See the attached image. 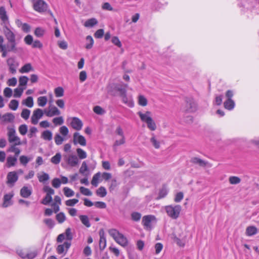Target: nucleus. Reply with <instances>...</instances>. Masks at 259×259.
Here are the masks:
<instances>
[{
	"label": "nucleus",
	"instance_id": "052dcab7",
	"mask_svg": "<svg viewBox=\"0 0 259 259\" xmlns=\"http://www.w3.org/2000/svg\"><path fill=\"white\" fill-rule=\"evenodd\" d=\"M64 140V138L59 134H56L55 137V142L57 145L62 144Z\"/></svg>",
	"mask_w": 259,
	"mask_h": 259
},
{
	"label": "nucleus",
	"instance_id": "412c9836",
	"mask_svg": "<svg viewBox=\"0 0 259 259\" xmlns=\"http://www.w3.org/2000/svg\"><path fill=\"white\" fill-rule=\"evenodd\" d=\"M34 71V68L29 63L25 64L19 70L20 72L21 73H28L30 71Z\"/></svg>",
	"mask_w": 259,
	"mask_h": 259
},
{
	"label": "nucleus",
	"instance_id": "680f3d73",
	"mask_svg": "<svg viewBox=\"0 0 259 259\" xmlns=\"http://www.w3.org/2000/svg\"><path fill=\"white\" fill-rule=\"evenodd\" d=\"M53 122L55 125H61L63 123L64 120L62 116L54 118Z\"/></svg>",
	"mask_w": 259,
	"mask_h": 259
},
{
	"label": "nucleus",
	"instance_id": "5fc2aeb1",
	"mask_svg": "<svg viewBox=\"0 0 259 259\" xmlns=\"http://www.w3.org/2000/svg\"><path fill=\"white\" fill-rule=\"evenodd\" d=\"M30 111L27 109H24L21 114V117L24 119H27L30 115Z\"/></svg>",
	"mask_w": 259,
	"mask_h": 259
},
{
	"label": "nucleus",
	"instance_id": "c85d7f7f",
	"mask_svg": "<svg viewBox=\"0 0 259 259\" xmlns=\"http://www.w3.org/2000/svg\"><path fill=\"white\" fill-rule=\"evenodd\" d=\"M98 23V21L95 18H91L87 20L85 23L84 26L87 27H92Z\"/></svg>",
	"mask_w": 259,
	"mask_h": 259
},
{
	"label": "nucleus",
	"instance_id": "a18cd8bd",
	"mask_svg": "<svg viewBox=\"0 0 259 259\" xmlns=\"http://www.w3.org/2000/svg\"><path fill=\"white\" fill-rule=\"evenodd\" d=\"M139 104L142 106H145L147 105V100L143 95H140L138 98Z\"/></svg>",
	"mask_w": 259,
	"mask_h": 259
},
{
	"label": "nucleus",
	"instance_id": "bb28decb",
	"mask_svg": "<svg viewBox=\"0 0 259 259\" xmlns=\"http://www.w3.org/2000/svg\"><path fill=\"white\" fill-rule=\"evenodd\" d=\"M80 220L81 223L87 227L89 228L91 226V224L89 221L88 217L85 215H80L79 216Z\"/></svg>",
	"mask_w": 259,
	"mask_h": 259
},
{
	"label": "nucleus",
	"instance_id": "6ab92c4d",
	"mask_svg": "<svg viewBox=\"0 0 259 259\" xmlns=\"http://www.w3.org/2000/svg\"><path fill=\"white\" fill-rule=\"evenodd\" d=\"M0 19L4 23L9 22L8 16L4 7H0Z\"/></svg>",
	"mask_w": 259,
	"mask_h": 259
},
{
	"label": "nucleus",
	"instance_id": "7ed1b4c3",
	"mask_svg": "<svg viewBox=\"0 0 259 259\" xmlns=\"http://www.w3.org/2000/svg\"><path fill=\"white\" fill-rule=\"evenodd\" d=\"M109 235L113 237L114 240L122 246H125L128 244L126 238L116 229H111L108 231Z\"/></svg>",
	"mask_w": 259,
	"mask_h": 259
},
{
	"label": "nucleus",
	"instance_id": "774afa93",
	"mask_svg": "<svg viewBox=\"0 0 259 259\" xmlns=\"http://www.w3.org/2000/svg\"><path fill=\"white\" fill-rule=\"evenodd\" d=\"M112 42L113 44H114L115 45H116L119 48H120L122 46L120 41L117 36H113L112 38Z\"/></svg>",
	"mask_w": 259,
	"mask_h": 259
},
{
	"label": "nucleus",
	"instance_id": "39448f33",
	"mask_svg": "<svg viewBox=\"0 0 259 259\" xmlns=\"http://www.w3.org/2000/svg\"><path fill=\"white\" fill-rule=\"evenodd\" d=\"M165 210L167 215L172 219H177L179 218L180 212L182 210V207L180 205H170L166 206Z\"/></svg>",
	"mask_w": 259,
	"mask_h": 259
},
{
	"label": "nucleus",
	"instance_id": "9d476101",
	"mask_svg": "<svg viewBox=\"0 0 259 259\" xmlns=\"http://www.w3.org/2000/svg\"><path fill=\"white\" fill-rule=\"evenodd\" d=\"M7 183L8 185H10L11 186H14L15 182H16L18 179V176L16 171L9 172L7 176Z\"/></svg>",
	"mask_w": 259,
	"mask_h": 259
},
{
	"label": "nucleus",
	"instance_id": "e2e57ef3",
	"mask_svg": "<svg viewBox=\"0 0 259 259\" xmlns=\"http://www.w3.org/2000/svg\"><path fill=\"white\" fill-rule=\"evenodd\" d=\"M78 202L77 199H69L65 201V204L67 206H73Z\"/></svg>",
	"mask_w": 259,
	"mask_h": 259
},
{
	"label": "nucleus",
	"instance_id": "5701e85b",
	"mask_svg": "<svg viewBox=\"0 0 259 259\" xmlns=\"http://www.w3.org/2000/svg\"><path fill=\"white\" fill-rule=\"evenodd\" d=\"M15 116L12 113H7L4 114L2 116L3 121L5 122H11L13 121Z\"/></svg>",
	"mask_w": 259,
	"mask_h": 259
},
{
	"label": "nucleus",
	"instance_id": "4d7b16f0",
	"mask_svg": "<svg viewBox=\"0 0 259 259\" xmlns=\"http://www.w3.org/2000/svg\"><path fill=\"white\" fill-rule=\"evenodd\" d=\"M38 179L40 182H45L49 179V176L48 174L43 172L42 175L38 176Z\"/></svg>",
	"mask_w": 259,
	"mask_h": 259
},
{
	"label": "nucleus",
	"instance_id": "f3484780",
	"mask_svg": "<svg viewBox=\"0 0 259 259\" xmlns=\"http://www.w3.org/2000/svg\"><path fill=\"white\" fill-rule=\"evenodd\" d=\"M100 242L99 247L101 250H103L106 246V240L104 236V232L103 230L100 231Z\"/></svg>",
	"mask_w": 259,
	"mask_h": 259
},
{
	"label": "nucleus",
	"instance_id": "4c0bfd02",
	"mask_svg": "<svg viewBox=\"0 0 259 259\" xmlns=\"http://www.w3.org/2000/svg\"><path fill=\"white\" fill-rule=\"evenodd\" d=\"M86 40L88 42L87 44L85 46V48L87 49H90L93 47L94 44V40L92 37L90 35H88L86 37Z\"/></svg>",
	"mask_w": 259,
	"mask_h": 259
},
{
	"label": "nucleus",
	"instance_id": "de8ad7c7",
	"mask_svg": "<svg viewBox=\"0 0 259 259\" xmlns=\"http://www.w3.org/2000/svg\"><path fill=\"white\" fill-rule=\"evenodd\" d=\"M142 215L140 212H133L131 214V218L133 221L138 222L140 220Z\"/></svg>",
	"mask_w": 259,
	"mask_h": 259
},
{
	"label": "nucleus",
	"instance_id": "49530a36",
	"mask_svg": "<svg viewBox=\"0 0 259 259\" xmlns=\"http://www.w3.org/2000/svg\"><path fill=\"white\" fill-rule=\"evenodd\" d=\"M23 104H24L28 107H32L33 105V100L32 97H28L26 99L23 101Z\"/></svg>",
	"mask_w": 259,
	"mask_h": 259
},
{
	"label": "nucleus",
	"instance_id": "58836bf2",
	"mask_svg": "<svg viewBox=\"0 0 259 259\" xmlns=\"http://www.w3.org/2000/svg\"><path fill=\"white\" fill-rule=\"evenodd\" d=\"M56 219L59 223L61 224L66 220V217L65 214L61 212L56 215Z\"/></svg>",
	"mask_w": 259,
	"mask_h": 259
},
{
	"label": "nucleus",
	"instance_id": "aec40b11",
	"mask_svg": "<svg viewBox=\"0 0 259 259\" xmlns=\"http://www.w3.org/2000/svg\"><path fill=\"white\" fill-rule=\"evenodd\" d=\"M17 161V157L9 156L7 158L6 165L8 167L14 166L16 165Z\"/></svg>",
	"mask_w": 259,
	"mask_h": 259
},
{
	"label": "nucleus",
	"instance_id": "4468645a",
	"mask_svg": "<svg viewBox=\"0 0 259 259\" xmlns=\"http://www.w3.org/2000/svg\"><path fill=\"white\" fill-rule=\"evenodd\" d=\"M190 162L194 164L198 165L201 167H205L208 164L207 161H205L196 157H192L190 160Z\"/></svg>",
	"mask_w": 259,
	"mask_h": 259
},
{
	"label": "nucleus",
	"instance_id": "72a5a7b5",
	"mask_svg": "<svg viewBox=\"0 0 259 259\" xmlns=\"http://www.w3.org/2000/svg\"><path fill=\"white\" fill-rule=\"evenodd\" d=\"M61 158V155L60 153H57L56 154L55 156L52 157L51 159V161L55 164H59L60 162Z\"/></svg>",
	"mask_w": 259,
	"mask_h": 259
},
{
	"label": "nucleus",
	"instance_id": "b1692460",
	"mask_svg": "<svg viewBox=\"0 0 259 259\" xmlns=\"http://www.w3.org/2000/svg\"><path fill=\"white\" fill-rule=\"evenodd\" d=\"M257 232V228L254 226H249L246 229V234L250 236L256 234Z\"/></svg>",
	"mask_w": 259,
	"mask_h": 259
},
{
	"label": "nucleus",
	"instance_id": "a211bd4d",
	"mask_svg": "<svg viewBox=\"0 0 259 259\" xmlns=\"http://www.w3.org/2000/svg\"><path fill=\"white\" fill-rule=\"evenodd\" d=\"M13 196V194H5L4 196V202L3 204V206L4 207H7L8 206L11 205L12 203L10 202L11 199Z\"/></svg>",
	"mask_w": 259,
	"mask_h": 259
},
{
	"label": "nucleus",
	"instance_id": "0eeeda50",
	"mask_svg": "<svg viewBox=\"0 0 259 259\" xmlns=\"http://www.w3.org/2000/svg\"><path fill=\"white\" fill-rule=\"evenodd\" d=\"M7 64L9 66V70L12 74L16 72V68L18 66V63L14 57H10L7 60Z\"/></svg>",
	"mask_w": 259,
	"mask_h": 259
},
{
	"label": "nucleus",
	"instance_id": "13d9d810",
	"mask_svg": "<svg viewBox=\"0 0 259 259\" xmlns=\"http://www.w3.org/2000/svg\"><path fill=\"white\" fill-rule=\"evenodd\" d=\"M88 170V167L85 161H83L81 164V166L79 169V172L83 175L86 171Z\"/></svg>",
	"mask_w": 259,
	"mask_h": 259
},
{
	"label": "nucleus",
	"instance_id": "79ce46f5",
	"mask_svg": "<svg viewBox=\"0 0 259 259\" xmlns=\"http://www.w3.org/2000/svg\"><path fill=\"white\" fill-rule=\"evenodd\" d=\"M19 102L16 100H12L10 101L9 106L13 110H16L18 107Z\"/></svg>",
	"mask_w": 259,
	"mask_h": 259
},
{
	"label": "nucleus",
	"instance_id": "bf43d9fd",
	"mask_svg": "<svg viewBox=\"0 0 259 259\" xmlns=\"http://www.w3.org/2000/svg\"><path fill=\"white\" fill-rule=\"evenodd\" d=\"M20 163L24 165H26L28 162L30 160V158H28L27 156L22 155L19 158Z\"/></svg>",
	"mask_w": 259,
	"mask_h": 259
},
{
	"label": "nucleus",
	"instance_id": "f704fd0d",
	"mask_svg": "<svg viewBox=\"0 0 259 259\" xmlns=\"http://www.w3.org/2000/svg\"><path fill=\"white\" fill-rule=\"evenodd\" d=\"M229 183L232 185H236L240 183L241 179L236 176H231L229 178Z\"/></svg>",
	"mask_w": 259,
	"mask_h": 259
},
{
	"label": "nucleus",
	"instance_id": "4be33fe9",
	"mask_svg": "<svg viewBox=\"0 0 259 259\" xmlns=\"http://www.w3.org/2000/svg\"><path fill=\"white\" fill-rule=\"evenodd\" d=\"M31 194V191L27 187H23L20 190V195L24 198H28Z\"/></svg>",
	"mask_w": 259,
	"mask_h": 259
},
{
	"label": "nucleus",
	"instance_id": "c756f323",
	"mask_svg": "<svg viewBox=\"0 0 259 259\" xmlns=\"http://www.w3.org/2000/svg\"><path fill=\"white\" fill-rule=\"evenodd\" d=\"M26 89V87H20L15 89L14 90V97L15 98H20L23 92V91Z\"/></svg>",
	"mask_w": 259,
	"mask_h": 259
},
{
	"label": "nucleus",
	"instance_id": "dca6fc26",
	"mask_svg": "<svg viewBox=\"0 0 259 259\" xmlns=\"http://www.w3.org/2000/svg\"><path fill=\"white\" fill-rule=\"evenodd\" d=\"M60 110L56 107L52 106L49 108V110L45 112V114L47 116L52 117L55 115H59L60 114Z\"/></svg>",
	"mask_w": 259,
	"mask_h": 259
},
{
	"label": "nucleus",
	"instance_id": "f8f14e48",
	"mask_svg": "<svg viewBox=\"0 0 259 259\" xmlns=\"http://www.w3.org/2000/svg\"><path fill=\"white\" fill-rule=\"evenodd\" d=\"M155 219L154 215H148L143 217L142 219V223L145 228L146 229H151V221Z\"/></svg>",
	"mask_w": 259,
	"mask_h": 259
},
{
	"label": "nucleus",
	"instance_id": "a878e982",
	"mask_svg": "<svg viewBox=\"0 0 259 259\" xmlns=\"http://www.w3.org/2000/svg\"><path fill=\"white\" fill-rule=\"evenodd\" d=\"M8 151L10 152H14L15 153L14 156L17 157H18L21 152L20 149L16 147V146L14 145H11L8 149Z\"/></svg>",
	"mask_w": 259,
	"mask_h": 259
},
{
	"label": "nucleus",
	"instance_id": "ea45409f",
	"mask_svg": "<svg viewBox=\"0 0 259 259\" xmlns=\"http://www.w3.org/2000/svg\"><path fill=\"white\" fill-rule=\"evenodd\" d=\"M100 177V173L98 172L93 177L92 180L91 181V184L95 187H97L98 185V180Z\"/></svg>",
	"mask_w": 259,
	"mask_h": 259
},
{
	"label": "nucleus",
	"instance_id": "c03bdc74",
	"mask_svg": "<svg viewBox=\"0 0 259 259\" xmlns=\"http://www.w3.org/2000/svg\"><path fill=\"white\" fill-rule=\"evenodd\" d=\"M56 97H61L64 95V89L62 87L56 88L54 90Z\"/></svg>",
	"mask_w": 259,
	"mask_h": 259
},
{
	"label": "nucleus",
	"instance_id": "9b49d317",
	"mask_svg": "<svg viewBox=\"0 0 259 259\" xmlns=\"http://www.w3.org/2000/svg\"><path fill=\"white\" fill-rule=\"evenodd\" d=\"M73 143L76 145L77 143L79 144L81 146H85L87 142L85 138L76 132L73 134Z\"/></svg>",
	"mask_w": 259,
	"mask_h": 259
},
{
	"label": "nucleus",
	"instance_id": "2eb2a0df",
	"mask_svg": "<svg viewBox=\"0 0 259 259\" xmlns=\"http://www.w3.org/2000/svg\"><path fill=\"white\" fill-rule=\"evenodd\" d=\"M8 132L7 133V135L8 137V141L10 143H14V140L17 136L16 135V132L14 128L13 127H8Z\"/></svg>",
	"mask_w": 259,
	"mask_h": 259
},
{
	"label": "nucleus",
	"instance_id": "473e14b6",
	"mask_svg": "<svg viewBox=\"0 0 259 259\" xmlns=\"http://www.w3.org/2000/svg\"><path fill=\"white\" fill-rule=\"evenodd\" d=\"M96 194L97 195L104 197L107 194V191L105 187L103 186H101L99 188H98L96 191Z\"/></svg>",
	"mask_w": 259,
	"mask_h": 259
},
{
	"label": "nucleus",
	"instance_id": "09e8293b",
	"mask_svg": "<svg viewBox=\"0 0 259 259\" xmlns=\"http://www.w3.org/2000/svg\"><path fill=\"white\" fill-rule=\"evenodd\" d=\"M43 222L50 229L53 228L55 225V222L52 219H44Z\"/></svg>",
	"mask_w": 259,
	"mask_h": 259
},
{
	"label": "nucleus",
	"instance_id": "393cba45",
	"mask_svg": "<svg viewBox=\"0 0 259 259\" xmlns=\"http://www.w3.org/2000/svg\"><path fill=\"white\" fill-rule=\"evenodd\" d=\"M224 107L229 110H232L235 106V102L232 100H227L224 103Z\"/></svg>",
	"mask_w": 259,
	"mask_h": 259
},
{
	"label": "nucleus",
	"instance_id": "338daca9",
	"mask_svg": "<svg viewBox=\"0 0 259 259\" xmlns=\"http://www.w3.org/2000/svg\"><path fill=\"white\" fill-rule=\"evenodd\" d=\"M94 111L97 114L102 115L105 112L104 109L100 106H96L94 108Z\"/></svg>",
	"mask_w": 259,
	"mask_h": 259
},
{
	"label": "nucleus",
	"instance_id": "8fccbe9b",
	"mask_svg": "<svg viewBox=\"0 0 259 259\" xmlns=\"http://www.w3.org/2000/svg\"><path fill=\"white\" fill-rule=\"evenodd\" d=\"M45 30L40 27H37L34 31V34L38 37H41L45 33Z\"/></svg>",
	"mask_w": 259,
	"mask_h": 259
},
{
	"label": "nucleus",
	"instance_id": "37998d69",
	"mask_svg": "<svg viewBox=\"0 0 259 259\" xmlns=\"http://www.w3.org/2000/svg\"><path fill=\"white\" fill-rule=\"evenodd\" d=\"M76 152L78 157L81 159H84L87 156L86 152L81 148H77Z\"/></svg>",
	"mask_w": 259,
	"mask_h": 259
},
{
	"label": "nucleus",
	"instance_id": "423d86ee",
	"mask_svg": "<svg viewBox=\"0 0 259 259\" xmlns=\"http://www.w3.org/2000/svg\"><path fill=\"white\" fill-rule=\"evenodd\" d=\"M33 8L38 12L42 13L46 12L48 9L47 4L43 0H33Z\"/></svg>",
	"mask_w": 259,
	"mask_h": 259
},
{
	"label": "nucleus",
	"instance_id": "603ef678",
	"mask_svg": "<svg viewBox=\"0 0 259 259\" xmlns=\"http://www.w3.org/2000/svg\"><path fill=\"white\" fill-rule=\"evenodd\" d=\"M19 132L22 135H25L27 132L28 127L26 124H21L19 127Z\"/></svg>",
	"mask_w": 259,
	"mask_h": 259
},
{
	"label": "nucleus",
	"instance_id": "6e6552de",
	"mask_svg": "<svg viewBox=\"0 0 259 259\" xmlns=\"http://www.w3.org/2000/svg\"><path fill=\"white\" fill-rule=\"evenodd\" d=\"M43 112L41 109L38 108L35 110L31 118V121L33 124H37L39 119L43 116Z\"/></svg>",
	"mask_w": 259,
	"mask_h": 259
},
{
	"label": "nucleus",
	"instance_id": "1a4fd4ad",
	"mask_svg": "<svg viewBox=\"0 0 259 259\" xmlns=\"http://www.w3.org/2000/svg\"><path fill=\"white\" fill-rule=\"evenodd\" d=\"M64 159L67 163L71 166H75L78 163L77 157L74 155H64Z\"/></svg>",
	"mask_w": 259,
	"mask_h": 259
},
{
	"label": "nucleus",
	"instance_id": "ddd939ff",
	"mask_svg": "<svg viewBox=\"0 0 259 259\" xmlns=\"http://www.w3.org/2000/svg\"><path fill=\"white\" fill-rule=\"evenodd\" d=\"M71 126L73 128L77 131H79L82 127V122L78 118L74 117L72 118L70 122Z\"/></svg>",
	"mask_w": 259,
	"mask_h": 259
},
{
	"label": "nucleus",
	"instance_id": "2f4dec72",
	"mask_svg": "<svg viewBox=\"0 0 259 259\" xmlns=\"http://www.w3.org/2000/svg\"><path fill=\"white\" fill-rule=\"evenodd\" d=\"M48 102V99L46 96L39 97L37 99V104L39 106L44 107Z\"/></svg>",
	"mask_w": 259,
	"mask_h": 259
},
{
	"label": "nucleus",
	"instance_id": "69168bd1",
	"mask_svg": "<svg viewBox=\"0 0 259 259\" xmlns=\"http://www.w3.org/2000/svg\"><path fill=\"white\" fill-rule=\"evenodd\" d=\"M43 189L44 192L47 193V195L51 196V195L54 194L55 193L54 190L52 188L48 186H45Z\"/></svg>",
	"mask_w": 259,
	"mask_h": 259
},
{
	"label": "nucleus",
	"instance_id": "7c9ffc66",
	"mask_svg": "<svg viewBox=\"0 0 259 259\" xmlns=\"http://www.w3.org/2000/svg\"><path fill=\"white\" fill-rule=\"evenodd\" d=\"M41 137L45 140L51 141L52 139V133L51 131L46 130L42 133Z\"/></svg>",
	"mask_w": 259,
	"mask_h": 259
},
{
	"label": "nucleus",
	"instance_id": "e433bc0d",
	"mask_svg": "<svg viewBox=\"0 0 259 259\" xmlns=\"http://www.w3.org/2000/svg\"><path fill=\"white\" fill-rule=\"evenodd\" d=\"M122 98V102L127 104L129 107H133L134 105L133 102L128 99L126 96V93L124 95L120 96Z\"/></svg>",
	"mask_w": 259,
	"mask_h": 259
},
{
	"label": "nucleus",
	"instance_id": "f257e3e1",
	"mask_svg": "<svg viewBox=\"0 0 259 259\" xmlns=\"http://www.w3.org/2000/svg\"><path fill=\"white\" fill-rule=\"evenodd\" d=\"M4 33L8 41L6 46L0 48V51L2 53V56L4 58L7 56L8 52L17 53V41L15 33L6 25L4 27Z\"/></svg>",
	"mask_w": 259,
	"mask_h": 259
},
{
	"label": "nucleus",
	"instance_id": "20e7f679",
	"mask_svg": "<svg viewBox=\"0 0 259 259\" xmlns=\"http://www.w3.org/2000/svg\"><path fill=\"white\" fill-rule=\"evenodd\" d=\"M185 106L183 111L186 113H194L197 110L198 105L193 98L186 97L185 98Z\"/></svg>",
	"mask_w": 259,
	"mask_h": 259
},
{
	"label": "nucleus",
	"instance_id": "0e129e2a",
	"mask_svg": "<svg viewBox=\"0 0 259 259\" xmlns=\"http://www.w3.org/2000/svg\"><path fill=\"white\" fill-rule=\"evenodd\" d=\"M52 201V197L51 195H46L45 197L42 199L41 203L47 205Z\"/></svg>",
	"mask_w": 259,
	"mask_h": 259
},
{
	"label": "nucleus",
	"instance_id": "c9c22d12",
	"mask_svg": "<svg viewBox=\"0 0 259 259\" xmlns=\"http://www.w3.org/2000/svg\"><path fill=\"white\" fill-rule=\"evenodd\" d=\"M152 137L150 139V142L156 149H159L160 147V142L158 141L154 136V134H152Z\"/></svg>",
	"mask_w": 259,
	"mask_h": 259
},
{
	"label": "nucleus",
	"instance_id": "864d4df0",
	"mask_svg": "<svg viewBox=\"0 0 259 259\" xmlns=\"http://www.w3.org/2000/svg\"><path fill=\"white\" fill-rule=\"evenodd\" d=\"M115 90L119 92L120 96H122L126 93V89L124 88H123L121 85H116L115 87Z\"/></svg>",
	"mask_w": 259,
	"mask_h": 259
},
{
	"label": "nucleus",
	"instance_id": "3c124183",
	"mask_svg": "<svg viewBox=\"0 0 259 259\" xmlns=\"http://www.w3.org/2000/svg\"><path fill=\"white\" fill-rule=\"evenodd\" d=\"M80 192L85 196H91L92 195V192L89 189L84 187H80Z\"/></svg>",
	"mask_w": 259,
	"mask_h": 259
},
{
	"label": "nucleus",
	"instance_id": "a19ab883",
	"mask_svg": "<svg viewBox=\"0 0 259 259\" xmlns=\"http://www.w3.org/2000/svg\"><path fill=\"white\" fill-rule=\"evenodd\" d=\"M63 192L64 195L67 197L73 196L74 194V192L72 190L66 187L63 188Z\"/></svg>",
	"mask_w": 259,
	"mask_h": 259
},
{
	"label": "nucleus",
	"instance_id": "cd10ccee",
	"mask_svg": "<svg viewBox=\"0 0 259 259\" xmlns=\"http://www.w3.org/2000/svg\"><path fill=\"white\" fill-rule=\"evenodd\" d=\"M28 80V77L26 76H20L19 78V87H23L24 86L26 87Z\"/></svg>",
	"mask_w": 259,
	"mask_h": 259
},
{
	"label": "nucleus",
	"instance_id": "6e6d98bb",
	"mask_svg": "<svg viewBox=\"0 0 259 259\" xmlns=\"http://www.w3.org/2000/svg\"><path fill=\"white\" fill-rule=\"evenodd\" d=\"M61 184V180L59 178H54L52 181V185L55 188H59Z\"/></svg>",
	"mask_w": 259,
	"mask_h": 259
},
{
	"label": "nucleus",
	"instance_id": "f03ea898",
	"mask_svg": "<svg viewBox=\"0 0 259 259\" xmlns=\"http://www.w3.org/2000/svg\"><path fill=\"white\" fill-rule=\"evenodd\" d=\"M138 114L140 117L141 120L143 122L146 123L147 127L150 130L154 131L156 129V123L151 117V112L147 111L145 113H143L140 111L138 112Z\"/></svg>",
	"mask_w": 259,
	"mask_h": 259
}]
</instances>
